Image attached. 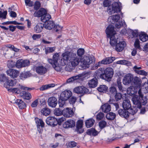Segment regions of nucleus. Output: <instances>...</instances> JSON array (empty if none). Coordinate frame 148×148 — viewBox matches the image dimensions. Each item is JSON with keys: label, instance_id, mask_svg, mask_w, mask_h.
I'll return each instance as SVG.
<instances>
[{"label": "nucleus", "instance_id": "obj_1", "mask_svg": "<svg viewBox=\"0 0 148 148\" xmlns=\"http://www.w3.org/2000/svg\"><path fill=\"white\" fill-rule=\"evenodd\" d=\"M96 75L99 76L100 78L106 81L110 80L112 78L114 71L113 69L110 67H108L106 69L103 68H100L95 72Z\"/></svg>", "mask_w": 148, "mask_h": 148}, {"label": "nucleus", "instance_id": "obj_2", "mask_svg": "<svg viewBox=\"0 0 148 148\" xmlns=\"http://www.w3.org/2000/svg\"><path fill=\"white\" fill-rule=\"evenodd\" d=\"M138 95L133 97L132 100L133 104L135 105V107L140 109L142 107V105H145L146 104L147 99L146 96H144L141 89L138 90Z\"/></svg>", "mask_w": 148, "mask_h": 148}, {"label": "nucleus", "instance_id": "obj_3", "mask_svg": "<svg viewBox=\"0 0 148 148\" xmlns=\"http://www.w3.org/2000/svg\"><path fill=\"white\" fill-rule=\"evenodd\" d=\"M102 1L103 0H99ZM103 5L104 7H108L107 11L108 13L111 14L115 12L118 13L121 11L120 7L116 2H115L111 4V1L110 0H103Z\"/></svg>", "mask_w": 148, "mask_h": 148}, {"label": "nucleus", "instance_id": "obj_4", "mask_svg": "<svg viewBox=\"0 0 148 148\" xmlns=\"http://www.w3.org/2000/svg\"><path fill=\"white\" fill-rule=\"evenodd\" d=\"M0 82L3 83L4 86L6 88H8V86H13L16 84V82L13 80H9L8 78L4 74L0 75Z\"/></svg>", "mask_w": 148, "mask_h": 148}, {"label": "nucleus", "instance_id": "obj_5", "mask_svg": "<svg viewBox=\"0 0 148 148\" xmlns=\"http://www.w3.org/2000/svg\"><path fill=\"white\" fill-rule=\"evenodd\" d=\"M69 60L73 66H75L78 64L81 61V58L77 56L76 54L74 53H70L69 57Z\"/></svg>", "mask_w": 148, "mask_h": 148}, {"label": "nucleus", "instance_id": "obj_6", "mask_svg": "<svg viewBox=\"0 0 148 148\" xmlns=\"http://www.w3.org/2000/svg\"><path fill=\"white\" fill-rule=\"evenodd\" d=\"M70 55V53L69 51H67L63 53L62 55V58L58 62L57 69L58 68V67L60 66H64L67 63L68 60H69V57Z\"/></svg>", "mask_w": 148, "mask_h": 148}, {"label": "nucleus", "instance_id": "obj_7", "mask_svg": "<svg viewBox=\"0 0 148 148\" xmlns=\"http://www.w3.org/2000/svg\"><path fill=\"white\" fill-rule=\"evenodd\" d=\"M59 57V53H56L53 55V59H48V61L49 63L51 64L55 70L57 71H58V69H57V65H58V61Z\"/></svg>", "mask_w": 148, "mask_h": 148}, {"label": "nucleus", "instance_id": "obj_8", "mask_svg": "<svg viewBox=\"0 0 148 148\" xmlns=\"http://www.w3.org/2000/svg\"><path fill=\"white\" fill-rule=\"evenodd\" d=\"M73 92L77 94H89L88 89L83 86H79L75 88L73 90Z\"/></svg>", "mask_w": 148, "mask_h": 148}, {"label": "nucleus", "instance_id": "obj_9", "mask_svg": "<svg viewBox=\"0 0 148 148\" xmlns=\"http://www.w3.org/2000/svg\"><path fill=\"white\" fill-rule=\"evenodd\" d=\"M30 64L29 61L28 60H23L22 59L18 60L16 63V66L18 68L28 66Z\"/></svg>", "mask_w": 148, "mask_h": 148}, {"label": "nucleus", "instance_id": "obj_10", "mask_svg": "<svg viewBox=\"0 0 148 148\" xmlns=\"http://www.w3.org/2000/svg\"><path fill=\"white\" fill-rule=\"evenodd\" d=\"M133 79V76L131 74H128L125 75L123 79V84L126 85L129 84L132 85V80Z\"/></svg>", "mask_w": 148, "mask_h": 148}, {"label": "nucleus", "instance_id": "obj_11", "mask_svg": "<svg viewBox=\"0 0 148 148\" xmlns=\"http://www.w3.org/2000/svg\"><path fill=\"white\" fill-rule=\"evenodd\" d=\"M46 123L53 127H55L58 124V120L57 119L52 116L47 117L46 120Z\"/></svg>", "mask_w": 148, "mask_h": 148}, {"label": "nucleus", "instance_id": "obj_12", "mask_svg": "<svg viewBox=\"0 0 148 148\" xmlns=\"http://www.w3.org/2000/svg\"><path fill=\"white\" fill-rule=\"evenodd\" d=\"M72 92L70 90H65L63 91L60 96V99L67 100L72 95Z\"/></svg>", "mask_w": 148, "mask_h": 148}, {"label": "nucleus", "instance_id": "obj_13", "mask_svg": "<svg viewBox=\"0 0 148 148\" xmlns=\"http://www.w3.org/2000/svg\"><path fill=\"white\" fill-rule=\"evenodd\" d=\"M114 27L112 25H110L106 28V32L107 35V37H109L115 35L116 33L114 30Z\"/></svg>", "mask_w": 148, "mask_h": 148}, {"label": "nucleus", "instance_id": "obj_14", "mask_svg": "<svg viewBox=\"0 0 148 148\" xmlns=\"http://www.w3.org/2000/svg\"><path fill=\"white\" fill-rule=\"evenodd\" d=\"M47 102L49 106L52 108H55L57 104L58 101L56 97H52L48 99Z\"/></svg>", "mask_w": 148, "mask_h": 148}, {"label": "nucleus", "instance_id": "obj_15", "mask_svg": "<svg viewBox=\"0 0 148 148\" xmlns=\"http://www.w3.org/2000/svg\"><path fill=\"white\" fill-rule=\"evenodd\" d=\"M83 121L82 120H78L76 123V131L79 134H80L84 132V130L82 128Z\"/></svg>", "mask_w": 148, "mask_h": 148}, {"label": "nucleus", "instance_id": "obj_16", "mask_svg": "<svg viewBox=\"0 0 148 148\" xmlns=\"http://www.w3.org/2000/svg\"><path fill=\"white\" fill-rule=\"evenodd\" d=\"M118 114L122 117L127 119L129 116V112L128 111L124 109H120L118 111Z\"/></svg>", "mask_w": 148, "mask_h": 148}, {"label": "nucleus", "instance_id": "obj_17", "mask_svg": "<svg viewBox=\"0 0 148 148\" xmlns=\"http://www.w3.org/2000/svg\"><path fill=\"white\" fill-rule=\"evenodd\" d=\"M6 73L8 75L14 78L17 77L19 73L18 71L11 69L7 71Z\"/></svg>", "mask_w": 148, "mask_h": 148}, {"label": "nucleus", "instance_id": "obj_18", "mask_svg": "<svg viewBox=\"0 0 148 148\" xmlns=\"http://www.w3.org/2000/svg\"><path fill=\"white\" fill-rule=\"evenodd\" d=\"M141 80L140 78L137 76L133 77L132 85L136 87L140 88L141 86Z\"/></svg>", "mask_w": 148, "mask_h": 148}, {"label": "nucleus", "instance_id": "obj_19", "mask_svg": "<svg viewBox=\"0 0 148 148\" xmlns=\"http://www.w3.org/2000/svg\"><path fill=\"white\" fill-rule=\"evenodd\" d=\"M126 46V43L124 41L119 42L117 43L115 47V49L117 52L122 51Z\"/></svg>", "mask_w": 148, "mask_h": 148}, {"label": "nucleus", "instance_id": "obj_20", "mask_svg": "<svg viewBox=\"0 0 148 148\" xmlns=\"http://www.w3.org/2000/svg\"><path fill=\"white\" fill-rule=\"evenodd\" d=\"M63 115L65 117H71L73 115V112L72 110L66 108L63 110Z\"/></svg>", "mask_w": 148, "mask_h": 148}, {"label": "nucleus", "instance_id": "obj_21", "mask_svg": "<svg viewBox=\"0 0 148 148\" xmlns=\"http://www.w3.org/2000/svg\"><path fill=\"white\" fill-rule=\"evenodd\" d=\"M120 18V17L119 14L114 15L112 16H109L108 19V22L114 24L116 22L118 21L119 20Z\"/></svg>", "mask_w": 148, "mask_h": 148}, {"label": "nucleus", "instance_id": "obj_22", "mask_svg": "<svg viewBox=\"0 0 148 148\" xmlns=\"http://www.w3.org/2000/svg\"><path fill=\"white\" fill-rule=\"evenodd\" d=\"M47 13L46 10L45 8H40L38 11H35L34 13V15L35 17H41Z\"/></svg>", "mask_w": 148, "mask_h": 148}, {"label": "nucleus", "instance_id": "obj_23", "mask_svg": "<svg viewBox=\"0 0 148 148\" xmlns=\"http://www.w3.org/2000/svg\"><path fill=\"white\" fill-rule=\"evenodd\" d=\"M36 73L40 75L45 74L47 71L46 68L43 66H37L36 68Z\"/></svg>", "mask_w": 148, "mask_h": 148}, {"label": "nucleus", "instance_id": "obj_24", "mask_svg": "<svg viewBox=\"0 0 148 148\" xmlns=\"http://www.w3.org/2000/svg\"><path fill=\"white\" fill-rule=\"evenodd\" d=\"M75 125V122L73 120H69L66 121L63 124L64 128H72Z\"/></svg>", "mask_w": 148, "mask_h": 148}, {"label": "nucleus", "instance_id": "obj_25", "mask_svg": "<svg viewBox=\"0 0 148 148\" xmlns=\"http://www.w3.org/2000/svg\"><path fill=\"white\" fill-rule=\"evenodd\" d=\"M98 84V80L95 77L90 80L88 82V85L90 88H94L96 87Z\"/></svg>", "mask_w": 148, "mask_h": 148}, {"label": "nucleus", "instance_id": "obj_26", "mask_svg": "<svg viewBox=\"0 0 148 148\" xmlns=\"http://www.w3.org/2000/svg\"><path fill=\"white\" fill-rule=\"evenodd\" d=\"M44 27V24L38 23L34 28V31L37 33H39L41 32Z\"/></svg>", "mask_w": 148, "mask_h": 148}, {"label": "nucleus", "instance_id": "obj_27", "mask_svg": "<svg viewBox=\"0 0 148 148\" xmlns=\"http://www.w3.org/2000/svg\"><path fill=\"white\" fill-rule=\"evenodd\" d=\"M108 38H110V43L112 47H115L118 43V38L116 37L115 35L112 36Z\"/></svg>", "mask_w": 148, "mask_h": 148}, {"label": "nucleus", "instance_id": "obj_28", "mask_svg": "<svg viewBox=\"0 0 148 148\" xmlns=\"http://www.w3.org/2000/svg\"><path fill=\"white\" fill-rule=\"evenodd\" d=\"M117 92L116 87L112 86L108 89L107 94L110 95V96L113 97Z\"/></svg>", "mask_w": 148, "mask_h": 148}, {"label": "nucleus", "instance_id": "obj_29", "mask_svg": "<svg viewBox=\"0 0 148 148\" xmlns=\"http://www.w3.org/2000/svg\"><path fill=\"white\" fill-rule=\"evenodd\" d=\"M15 103L17 105L20 109H23L26 107V105L25 103L21 99H16L15 101Z\"/></svg>", "mask_w": 148, "mask_h": 148}, {"label": "nucleus", "instance_id": "obj_30", "mask_svg": "<svg viewBox=\"0 0 148 148\" xmlns=\"http://www.w3.org/2000/svg\"><path fill=\"white\" fill-rule=\"evenodd\" d=\"M116 86H117L120 92H123L125 90V88L123 86L121 82V80L120 78H118L116 81Z\"/></svg>", "mask_w": 148, "mask_h": 148}, {"label": "nucleus", "instance_id": "obj_31", "mask_svg": "<svg viewBox=\"0 0 148 148\" xmlns=\"http://www.w3.org/2000/svg\"><path fill=\"white\" fill-rule=\"evenodd\" d=\"M44 27L47 29L51 30L53 28L54 23L52 21H48L44 23Z\"/></svg>", "mask_w": 148, "mask_h": 148}, {"label": "nucleus", "instance_id": "obj_32", "mask_svg": "<svg viewBox=\"0 0 148 148\" xmlns=\"http://www.w3.org/2000/svg\"><path fill=\"white\" fill-rule=\"evenodd\" d=\"M93 58L89 56H86L84 58L83 63L85 65H89L93 62Z\"/></svg>", "mask_w": 148, "mask_h": 148}, {"label": "nucleus", "instance_id": "obj_33", "mask_svg": "<svg viewBox=\"0 0 148 148\" xmlns=\"http://www.w3.org/2000/svg\"><path fill=\"white\" fill-rule=\"evenodd\" d=\"M101 108L102 111L104 113H108L111 110L110 105L108 103H106L102 105Z\"/></svg>", "mask_w": 148, "mask_h": 148}, {"label": "nucleus", "instance_id": "obj_34", "mask_svg": "<svg viewBox=\"0 0 148 148\" xmlns=\"http://www.w3.org/2000/svg\"><path fill=\"white\" fill-rule=\"evenodd\" d=\"M122 106L123 108L125 110H128L130 109L131 107V105L130 100H124L122 103Z\"/></svg>", "mask_w": 148, "mask_h": 148}, {"label": "nucleus", "instance_id": "obj_35", "mask_svg": "<svg viewBox=\"0 0 148 148\" xmlns=\"http://www.w3.org/2000/svg\"><path fill=\"white\" fill-rule=\"evenodd\" d=\"M86 133L87 135L93 136H97L98 134V132L95 128H92L86 131Z\"/></svg>", "mask_w": 148, "mask_h": 148}, {"label": "nucleus", "instance_id": "obj_36", "mask_svg": "<svg viewBox=\"0 0 148 148\" xmlns=\"http://www.w3.org/2000/svg\"><path fill=\"white\" fill-rule=\"evenodd\" d=\"M140 40L143 42L148 40V35L144 32H142L139 35Z\"/></svg>", "mask_w": 148, "mask_h": 148}, {"label": "nucleus", "instance_id": "obj_37", "mask_svg": "<svg viewBox=\"0 0 148 148\" xmlns=\"http://www.w3.org/2000/svg\"><path fill=\"white\" fill-rule=\"evenodd\" d=\"M20 94L23 98L29 100L32 97L31 94L28 92L23 91L20 93Z\"/></svg>", "mask_w": 148, "mask_h": 148}, {"label": "nucleus", "instance_id": "obj_38", "mask_svg": "<svg viewBox=\"0 0 148 148\" xmlns=\"http://www.w3.org/2000/svg\"><path fill=\"white\" fill-rule=\"evenodd\" d=\"M108 87L105 85H101L98 87L97 90L99 92L103 93H107Z\"/></svg>", "mask_w": 148, "mask_h": 148}, {"label": "nucleus", "instance_id": "obj_39", "mask_svg": "<svg viewBox=\"0 0 148 148\" xmlns=\"http://www.w3.org/2000/svg\"><path fill=\"white\" fill-rule=\"evenodd\" d=\"M115 60L114 57H109L106 58L102 60V62L104 63V64H110L112 63Z\"/></svg>", "mask_w": 148, "mask_h": 148}, {"label": "nucleus", "instance_id": "obj_40", "mask_svg": "<svg viewBox=\"0 0 148 148\" xmlns=\"http://www.w3.org/2000/svg\"><path fill=\"white\" fill-rule=\"evenodd\" d=\"M83 76V74H79L78 75L73 76L68 79L66 80V82L70 83L72 82L75 80L81 78Z\"/></svg>", "mask_w": 148, "mask_h": 148}, {"label": "nucleus", "instance_id": "obj_41", "mask_svg": "<svg viewBox=\"0 0 148 148\" xmlns=\"http://www.w3.org/2000/svg\"><path fill=\"white\" fill-rule=\"evenodd\" d=\"M36 123L37 124V127L38 131H39V130H41V129L40 128V127H41V128H42V127H44V123L41 119H38L36 121Z\"/></svg>", "mask_w": 148, "mask_h": 148}, {"label": "nucleus", "instance_id": "obj_42", "mask_svg": "<svg viewBox=\"0 0 148 148\" xmlns=\"http://www.w3.org/2000/svg\"><path fill=\"white\" fill-rule=\"evenodd\" d=\"M95 122V120L93 119H90L87 120L85 122L86 127L89 128L93 126Z\"/></svg>", "mask_w": 148, "mask_h": 148}, {"label": "nucleus", "instance_id": "obj_43", "mask_svg": "<svg viewBox=\"0 0 148 148\" xmlns=\"http://www.w3.org/2000/svg\"><path fill=\"white\" fill-rule=\"evenodd\" d=\"M116 116V114L112 112H109L107 114L106 116V118L109 120H114Z\"/></svg>", "mask_w": 148, "mask_h": 148}, {"label": "nucleus", "instance_id": "obj_44", "mask_svg": "<svg viewBox=\"0 0 148 148\" xmlns=\"http://www.w3.org/2000/svg\"><path fill=\"white\" fill-rule=\"evenodd\" d=\"M51 18L50 15L47 13L46 14H45L44 15L41 16V21L44 23H45L50 19Z\"/></svg>", "mask_w": 148, "mask_h": 148}, {"label": "nucleus", "instance_id": "obj_45", "mask_svg": "<svg viewBox=\"0 0 148 148\" xmlns=\"http://www.w3.org/2000/svg\"><path fill=\"white\" fill-rule=\"evenodd\" d=\"M30 73L29 72L22 73L20 75V78L24 80L30 76Z\"/></svg>", "mask_w": 148, "mask_h": 148}, {"label": "nucleus", "instance_id": "obj_46", "mask_svg": "<svg viewBox=\"0 0 148 148\" xmlns=\"http://www.w3.org/2000/svg\"><path fill=\"white\" fill-rule=\"evenodd\" d=\"M40 112L43 115L47 116L50 114L51 111L49 108H45L41 110Z\"/></svg>", "mask_w": 148, "mask_h": 148}, {"label": "nucleus", "instance_id": "obj_47", "mask_svg": "<svg viewBox=\"0 0 148 148\" xmlns=\"http://www.w3.org/2000/svg\"><path fill=\"white\" fill-rule=\"evenodd\" d=\"M0 27L4 29V30H8V29L9 28V30L10 31H11L12 32H13L15 30L16 27V26H14L12 25H10L9 26V28H8L4 26L0 25Z\"/></svg>", "mask_w": 148, "mask_h": 148}, {"label": "nucleus", "instance_id": "obj_48", "mask_svg": "<svg viewBox=\"0 0 148 148\" xmlns=\"http://www.w3.org/2000/svg\"><path fill=\"white\" fill-rule=\"evenodd\" d=\"M45 53L46 54L52 53L54 51L56 47H47L45 48Z\"/></svg>", "mask_w": 148, "mask_h": 148}, {"label": "nucleus", "instance_id": "obj_49", "mask_svg": "<svg viewBox=\"0 0 148 148\" xmlns=\"http://www.w3.org/2000/svg\"><path fill=\"white\" fill-rule=\"evenodd\" d=\"M99 125L100 129L102 130L106 127L107 123L104 120H101L99 123Z\"/></svg>", "mask_w": 148, "mask_h": 148}, {"label": "nucleus", "instance_id": "obj_50", "mask_svg": "<svg viewBox=\"0 0 148 148\" xmlns=\"http://www.w3.org/2000/svg\"><path fill=\"white\" fill-rule=\"evenodd\" d=\"M113 96L114 97L116 101L121 100L122 98V95L120 92H117Z\"/></svg>", "mask_w": 148, "mask_h": 148}, {"label": "nucleus", "instance_id": "obj_51", "mask_svg": "<svg viewBox=\"0 0 148 148\" xmlns=\"http://www.w3.org/2000/svg\"><path fill=\"white\" fill-rule=\"evenodd\" d=\"M54 114L57 116H59L63 114V110L59 108H56L54 111Z\"/></svg>", "mask_w": 148, "mask_h": 148}, {"label": "nucleus", "instance_id": "obj_52", "mask_svg": "<svg viewBox=\"0 0 148 148\" xmlns=\"http://www.w3.org/2000/svg\"><path fill=\"white\" fill-rule=\"evenodd\" d=\"M116 22L115 27L118 29L120 28L123 26L124 24H125V22L123 21H118Z\"/></svg>", "mask_w": 148, "mask_h": 148}, {"label": "nucleus", "instance_id": "obj_53", "mask_svg": "<svg viewBox=\"0 0 148 148\" xmlns=\"http://www.w3.org/2000/svg\"><path fill=\"white\" fill-rule=\"evenodd\" d=\"M134 89V88L133 86H132L131 87H129L127 89V93L129 95H134V94L136 91H134L133 90Z\"/></svg>", "mask_w": 148, "mask_h": 148}, {"label": "nucleus", "instance_id": "obj_54", "mask_svg": "<svg viewBox=\"0 0 148 148\" xmlns=\"http://www.w3.org/2000/svg\"><path fill=\"white\" fill-rule=\"evenodd\" d=\"M7 14V11L6 10L4 11L3 12L0 11V18L5 19L6 18Z\"/></svg>", "mask_w": 148, "mask_h": 148}, {"label": "nucleus", "instance_id": "obj_55", "mask_svg": "<svg viewBox=\"0 0 148 148\" xmlns=\"http://www.w3.org/2000/svg\"><path fill=\"white\" fill-rule=\"evenodd\" d=\"M34 8L35 10H37L40 7L41 4L39 1H36L34 4Z\"/></svg>", "mask_w": 148, "mask_h": 148}, {"label": "nucleus", "instance_id": "obj_56", "mask_svg": "<svg viewBox=\"0 0 148 148\" xmlns=\"http://www.w3.org/2000/svg\"><path fill=\"white\" fill-rule=\"evenodd\" d=\"M136 107H133V108H131L129 109V114H131L133 115L135 114L138 111V109Z\"/></svg>", "mask_w": 148, "mask_h": 148}, {"label": "nucleus", "instance_id": "obj_57", "mask_svg": "<svg viewBox=\"0 0 148 148\" xmlns=\"http://www.w3.org/2000/svg\"><path fill=\"white\" fill-rule=\"evenodd\" d=\"M68 99L69 103L73 105L76 102L77 99L75 97L73 96L70 98H69Z\"/></svg>", "mask_w": 148, "mask_h": 148}, {"label": "nucleus", "instance_id": "obj_58", "mask_svg": "<svg viewBox=\"0 0 148 148\" xmlns=\"http://www.w3.org/2000/svg\"><path fill=\"white\" fill-rule=\"evenodd\" d=\"M25 4L26 6L32 7L34 5V2L31 0H25Z\"/></svg>", "mask_w": 148, "mask_h": 148}, {"label": "nucleus", "instance_id": "obj_59", "mask_svg": "<svg viewBox=\"0 0 148 148\" xmlns=\"http://www.w3.org/2000/svg\"><path fill=\"white\" fill-rule=\"evenodd\" d=\"M84 50L83 49H79L77 50V54L79 58L81 57L84 54Z\"/></svg>", "mask_w": 148, "mask_h": 148}, {"label": "nucleus", "instance_id": "obj_60", "mask_svg": "<svg viewBox=\"0 0 148 148\" xmlns=\"http://www.w3.org/2000/svg\"><path fill=\"white\" fill-rule=\"evenodd\" d=\"M66 100H64L62 99H60V97L58 100V104H59V107H62L65 104V101Z\"/></svg>", "mask_w": 148, "mask_h": 148}, {"label": "nucleus", "instance_id": "obj_61", "mask_svg": "<svg viewBox=\"0 0 148 148\" xmlns=\"http://www.w3.org/2000/svg\"><path fill=\"white\" fill-rule=\"evenodd\" d=\"M104 116V114L102 112L98 113L96 116V119L97 120L99 121L103 119Z\"/></svg>", "mask_w": 148, "mask_h": 148}, {"label": "nucleus", "instance_id": "obj_62", "mask_svg": "<svg viewBox=\"0 0 148 148\" xmlns=\"http://www.w3.org/2000/svg\"><path fill=\"white\" fill-rule=\"evenodd\" d=\"M8 90L9 91L12 92H14L17 94H19L20 93V89L18 88H14L11 89H8Z\"/></svg>", "mask_w": 148, "mask_h": 148}, {"label": "nucleus", "instance_id": "obj_63", "mask_svg": "<svg viewBox=\"0 0 148 148\" xmlns=\"http://www.w3.org/2000/svg\"><path fill=\"white\" fill-rule=\"evenodd\" d=\"M12 61H8L7 64V66L9 68L14 67L16 66V64Z\"/></svg>", "mask_w": 148, "mask_h": 148}, {"label": "nucleus", "instance_id": "obj_64", "mask_svg": "<svg viewBox=\"0 0 148 148\" xmlns=\"http://www.w3.org/2000/svg\"><path fill=\"white\" fill-rule=\"evenodd\" d=\"M134 46L135 48L136 49H140V41L138 38L136 39L134 43Z\"/></svg>", "mask_w": 148, "mask_h": 148}]
</instances>
